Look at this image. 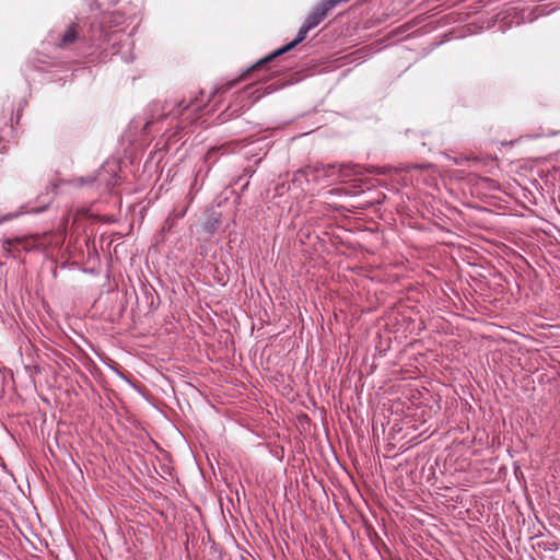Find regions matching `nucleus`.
<instances>
[{
  "mask_svg": "<svg viewBox=\"0 0 560 560\" xmlns=\"http://www.w3.org/2000/svg\"><path fill=\"white\" fill-rule=\"evenodd\" d=\"M121 54V58L125 59L126 62H130V61H133L136 59V55H132L130 58H125L124 55H125V51H120Z\"/></svg>",
  "mask_w": 560,
  "mask_h": 560,
  "instance_id": "10",
  "label": "nucleus"
},
{
  "mask_svg": "<svg viewBox=\"0 0 560 560\" xmlns=\"http://www.w3.org/2000/svg\"><path fill=\"white\" fill-rule=\"evenodd\" d=\"M140 124L137 118H132L126 128V130L121 135L122 143H127L128 148L125 150L126 153H132V148L137 147L139 137H140Z\"/></svg>",
  "mask_w": 560,
  "mask_h": 560,
  "instance_id": "3",
  "label": "nucleus"
},
{
  "mask_svg": "<svg viewBox=\"0 0 560 560\" xmlns=\"http://www.w3.org/2000/svg\"><path fill=\"white\" fill-rule=\"evenodd\" d=\"M77 37L78 36H77L75 25L71 24V25H69L66 33L62 35L59 46L62 48L68 47L69 45H72L77 40Z\"/></svg>",
  "mask_w": 560,
  "mask_h": 560,
  "instance_id": "4",
  "label": "nucleus"
},
{
  "mask_svg": "<svg viewBox=\"0 0 560 560\" xmlns=\"http://www.w3.org/2000/svg\"><path fill=\"white\" fill-rule=\"evenodd\" d=\"M118 171V162L116 160L106 161L102 164L95 176L79 177L74 179L75 185L84 186L97 184L106 190H110L116 184V175Z\"/></svg>",
  "mask_w": 560,
  "mask_h": 560,
  "instance_id": "1",
  "label": "nucleus"
},
{
  "mask_svg": "<svg viewBox=\"0 0 560 560\" xmlns=\"http://www.w3.org/2000/svg\"><path fill=\"white\" fill-rule=\"evenodd\" d=\"M466 158H454L453 161L456 165L463 164L464 161H466Z\"/></svg>",
  "mask_w": 560,
  "mask_h": 560,
  "instance_id": "9",
  "label": "nucleus"
},
{
  "mask_svg": "<svg viewBox=\"0 0 560 560\" xmlns=\"http://www.w3.org/2000/svg\"><path fill=\"white\" fill-rule=\"evenodd\" d=\"M45 208H40V209H34L32 211L27 210L26 212L30 213V212H33V213H38V212H42ZM25 211H16V212H11V213H8V214H4L2 217H0V224L2 223H5L10 220H13L15 218H19L22 213H24Z\"/></svg>",
  "mask_w": 560,
  "mask_h": 560,
  "instance_id": "6",
  "label": "nucleus"
},
{
  "mask_svg": "<svg viewBox=\"0 0 560 560\" xmlns=\"http://www.w3.org/2000/svg\"><path fill=\"white\" fill-rule=\"evenodd\" d=\"M336 168V165H327L326 167H324V173L325 175L329 176L330 175V172H334Z\"/></svg>",
  "mask_w": 560,
  "mask_h": 560,
  "instance_id": "8",
  "label": "nucleus"
},
{
  "mask_svg": "<svg viewBox=\"0 0 560 560\" xmlns=\"http://www.w3.org/2000/svg\"><path fill=\"white\" fill-rule=\"evenodd\" d=\"M14 245H22L26 250H28V246L26 244V241L24 238H21V237L7 238V240H4L2 246H3V249H5L8 252H11L12 247Z\"/></svg>",
  "mask_w": 560,
  "mask_h": 560,
  "instance_id": "5",
  "label": "nucleus"
},
{
  "mask_svg": "<svg viewBox=\"0 0 560 560\" xmlns=\"http://www.w3.org/2000/svg\"><path fill=\"white\" fill-rule=\"evenodd\" d=\"M179 106H180V107L183 106V108H182V113H183L184 110H187V109H188V108H190V107H192V109H194V110H196V109H198V108H199V106H195L194 104H186V105H183V103H180V104H179Z\"/></svg>",
  "mask_w": 560,
  "mask_h": 560,
  "instance_id": "7",
  "label": "nucleus"
},
{
  "mask_svg": "<svg viewBox=\"0 0 560 560\" xmlns=\"http://www.w3.org/2000/svg\"><path fill=\"white\" fill-rule=\"evenodd\" d=\"M311 31L310 27H307V25L304 23L299 32H298V36L295 39H293L292 42H290L289 44H287L285 46L275 50L273 52L269 54L268 56H266L265 58H261L260 60H258L253 67L252 69L254 70H258L260 68H262L266 63L270 62L271 60H273L275 58L283 55L284 52H288L290 51L291 49H293L296 45H299L301 42H303L305 38H306V35L307 33Z\"/></svg>",
  "mask_w": 560,
  "mask_h": 560,
  "instance_id": "2",
  "label": "nucleus"
},
{
  "mask_svg": "<svg viewBox=\"0 0 560 560\" xmlns=\"http://www.w3.org/2000/svg\"><path fill=\"white\" fill-rule=\"evenodd\" d=\"M220 149H213V150H210L208 152V159H210L212 156V154H214L217 151H219Z\"/></svg>",
  "mask_w": 560,
  "mask_h": 560,
  "instance_id": "11",
  "label": "nucleus"
}]
</instances>
